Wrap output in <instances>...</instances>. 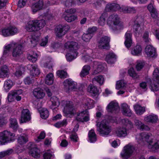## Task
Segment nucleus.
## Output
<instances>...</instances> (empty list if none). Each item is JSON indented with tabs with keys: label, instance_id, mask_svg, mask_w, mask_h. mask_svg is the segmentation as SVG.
<instances>
[{
	"label": "nucleus",
	"instance_id": "nucleus-18",
	"mask_svg": "<svg viewBox=\"0 0 159 159\" xmlns=\"http://www.w3.org/2000/svg\"><path fill=\"white\" fill-rule=\"evenodd\" d=\"M13 46H14V44L13 43H12L6 45L4 46L3 55L1 58L2 60V63L3 62V60L9 56L10 50L12 48Z\"/></svg>",
	"mask_w": 159,
	"mask_h": 159
},
{
	"label": "nucleus",
	"instance_id": "nucleus-32",
	"mask_svg": "<svg viewBox=\"0 0 159 159\" xmlns=\"http://www.w3.org/2000/svg\"><path fill=\"white\" fill-rule=\"evenodd\" d=\"M38 56L37 53L33 51H30L28 55L27 59L30 61L35 62L37 60Z\"/></svg>",
	"mask_w": 159,
	"mask_h": 159
},
{
	"label": "nucleus",
	"instance_id": "nucleus-24",
	"mask_svg": "<svg viewBox=\"0 0 159 159\" xmlns=\"http://www.w3.org/2000/svg\"><path fill=\"white\" fill-rule=\"evenodd\" d=\"M43 4V0H39L38 2L35 4L31 3L30 5L33 11L36 12L42 9Z\"/></svg>",
	"mask_w": 159,
	"mask_h": 159
},
{
	"label": "nucleus",
	"instance_id": "nucleus-34",
	"mask_svg": "<svg viewBox=\"0 0 159 159\" xmlns=\"http://www.w3.org/2000/svg\"><path fill=\"white\" fill-rule=\"evenodd\" d=\"M88 91L94 96L97 95L98 93V90L96 87L92 84H90L89 86Z\"/></svg>",
	"mask_w": 159,
	"mask_h": 159
},
{
	"label": "nucleus",
	"instance_id": "nucleus-10",
	"mask_svg": "<svg viewBox=\"0 0 159 159\" xmlns=\"http://www.w3.org/2000/svg\"><path fill=\"white\" fill-rule=\"evenodd\" d=\"M106 109L107 112L110 114H115L120 111V107L118 103L116 101H112L107 105Z\"/></svg>",
	"mask_w": 159,
	"mask_h": 159
},
{
	"label": "nucleus",
	"instance_id": "nucleus-4",
	"mask_svg": "<svg viewBox=\"0 0 159 159\" xmlns=\"http://www.w3.org/2000/svg\"><path fill=\"white\" fill-rule=\"evenodd\" d=\"M153 136L152 134L147 132H143L137 134L136 136V139L139 144L143 145L145 142L148 143V145L153 143Z\"/></svg>",
	"mask_w": 159,
	"mask_h": 159
},
{
	"label": "nucleus",
	"instance_id": "nucleus-41",
	"mask_svg": "<svg viewBox=\"0 0 159 159\" xmlns=\"http://www.w3.org/2000/svg\"><path fill=\"white\" fill-rule=\"evenodd\" d=\"M45 83L48 85L52 84L53 83V75L52 73L48 74L45 79Z\"/></svg>",
	"mask_w": 159,
	"mask_h": 159
},
{
	"label": "nucleus",
	"instance_id": "nucleus-22",
	"mask_svg": "<svg viewBox=\"0 0 159 159\" xmlns=\"http://www.w3.org/2000/svg\"><path fill=\"white\" fill-rule=\"evenodd\" d=\"M134 125L136 127L142 131H149L150 128L148 125H144L138 119H135L134 120Z\"/></svg>",
	"mask_w": 159,
	"mask_h": 159
},
{
	"label": "nucleus",
	"instance_id": "nucleus-38",
	"mask_svg": "<svg viewBox=\"0 0 159 159\" xmlns=\"http://www.w3.org/2000/svg\"><path fill=\"white\" fill-rule=\"evenodd\" d=\"M134 107L136 113L138 115H141L145 111V107L139 105H134Z\"/></svg>",
	"mask_w": 159,
	"mask_h": 159
},
{
	"label": "nucleus",
	"instance_id": "nucleus-15",
	"mask_svg": "<svg viewBox=\"0 0 159 159\" xmlns=\"http://www.w3.org/2000/svg\"><path fill=\"white\" fill-rule=\"evenodd\" d=\"M144 51L148 57H156L157 56L156 49L151 45H147L145 48Z\"/></svg>",
	"mask_w": 159,
	"mask_h": 159
},
{
	"label": "nucleus",
	"instance_id": "nucleus-62",
	"mask_svg": "<svg viewBox=\"0 0 159 159\" xmlns=\"http://www.w3.org/2000/svg\"><path fill=\"white\" fill-rule=\"evenodd\" d=\"M2 35L5 37H7L11 35L9 27L7 29H5L2 30Z\"/></svg>",
	"mask_w": 159,
	"mask_h": 159
},
{
	"label": "nucleus",
	"instance_id": "nucleus-17",
	"mask_svg": "<svg viewBox=\"0 0 159 159\" xmlns=\"http://www.w3.org/2000/svg\"><path fill=\"white\" fill-rule=\"evenodd\" d=\"M76 119L77 121L82 122L88 121L89 118L87 110L78 113Z\"/></svg>",
	"mask_w": 159,
	"mask_h": 159
},
{
	"label": "nucleus",
	"instance_id": "nucleus-1",
	"mask_svg": "<svg viewBox=\"0 0 159 159\" xmlns=\"http://www.w3.org/2000/svg\"><path fill=\"white\" fill-rule=\"evenodd\" d=\"M64 46L69 50L66 55L67 60L71 61L75 59L78 54L77 50L80 48V45L75 41H68L65 43Z\"/></svg>",
	"mask_w": 159,
	"mask_h": 159
},
{
	"label": "nucleus",
	"instance_id": "nucleus-20",
	"mask_svg": "<svg viewBox=\"0 0 159 159\" xmlns=\"http://www.w3.org/2000/svg\"><path fill=\"white\" fill-rule=\"evenodd\" d=\"M30 119L31 116L29 110L24 109L21 112V122L23 123L26 122L30 120Z\"/></svg>",
	"mask_w": 159,
	"mask_h": 159
},
{
	"label": "nucleus",
	"instance_id": "nucleus-29",
	"mask_svg": "<svg viewBox=\"0 0 159 159\" xmlns=\"http://www.w3.org/2000/svg\"><path fill=\"white\" fill-rule=\"evenodd\" d=\"M9 75V69L6 65L2 66L0 68V77L6 78Z\"/></svg>",
	"mask_w": 159,
	"mask_h": 159
},
{
	"label": "nucleus",
	"instance_id": "nucleus-44",
	"mask_svg": "<svg viewBox=\"0 0 159 159\" xmlns=\"http://www.w3.org/2000/svg\"><path fill=\"white\" fill-rule=\"evenodd\" d=\"M64 18L65 20L68 22H71L76 20L77 16L75 15L67 14L64 16Z\"/></svg>",
	"mask_w": 159,
	"mask_h": 159
},
{
	"label": "nucleus",
	"instance_id": "nucleus-25",
	"mask_svg": "<svg viewBox=\"0 0 159 159\" xmlns=\"http://www.w3.org/2000/svg\"><path fill=\"white\" fill-rule=\"evenodd\" d=\"M121 111L122 114L126 116H130L132 115V112L129 107L126 103H123L121 106Z\"/></svg>",
	"mask_w": 159,
	"mask_h": 159
},
{
	"label": "nucleus",
	"instance_id": "nucleus-61",
	"mask_svg": "<svg viewBox=\"0 0 159 159\" xmlns=\"http://www.w3.org/2000/svg\"><path fill=\"white\" fill-rule=\"evenodd\" d=\"M26 2H28L27 0H19L18 6L20 8L23 7L25 6Z\"/></svg>",
	"mask_w": 159,
	"mask_h": 159
},
{
	"label": "nucleus",
	"instance_id": "nucleus-33",
	"mask_svg": "<svg viewBox=\"0 0 159 159\" xmlns=\"http://www.w3.org/2000/svg\"><path fill=\"white\" fill-rule=\"evenodd\" d=\"M50 101L52 103L51 108L52 109L53 107H55L53 109V111H54L56 109L57 107L59 105V101L58 99L55 96L51 98H50Z\"/></svg>",
	"mask_w": 159,
	"mask_h": 159
},
{
	"label": "nucleus",
	"instance_id": "nucleus-54",
	"mask_svg": "<svg viewBox=\"0 0 159 159\" xmlns=\"http://www.w3.org/2000/svg\"><path fill=\"white\" fill-rule=\"evenodd\" d=\"M153 75L154 81H159V70L157 68H156L154 70Z\"/></svg>",
	"mask_w": 159,
	"mask_h": 159
},
{
	"label": "nucleus",
	"instance_id": "nucleus-58",
	"mask_svg": "<svg viewBox=\"0 0 159 159\" xmlns=\"http://www.w3.org/2000/svg\"><path fill=\"white\" fill-rule=\"evenodd\" d=\"M9 29L11 35H14L18 32L17 28L14 26H10Z\"/></svg>",
	"mask_w": 159,
	"mask_h": 159
},
{
	"label": "nucleus",
	"instance_id": "nucleus-50",
	"mask_svg": "<svg viewBox=\"0 0 159 159\" xmlns=\"http://www.w3.org/2000/svg\"><path fill=\"white\" fill-rule=\"evenodd\" d=\"M53 157V152L50 150H48L43 154V159H50Z\"/></svg>",
	"mask_w": 159,
	"mask_h": 159
},
{
	"label": "nucleus",
	"instance_id": "nucleus-47",
	"mask_svg": "<svg viewBox=\"0 0 159 159\" xmlns=\"http://www.w3.org/2000/svg\"><path fill=\"white\" fill-rule=\"evenodd\" d=\"M150 14L152 18L157 20V24L159 25V17H158V13L157 10L155 11H153V12L150 13Z\"/></svg>",
	"mask_w": 159,
	"mask_h": 159
},
{
	"label": "nucleus",
	"instance_id": "nucleus-43",
	"mask_svg": "<svg viewBox=\"0 0 159 159\" xmlns=\"http://www.w3.org/2000/svg\"><path fill=\"white\" fill-rule=\"evenodd\" d=\"M10 127L13 130H16L18 127L17 120L15 118H11L10 120Z\"/></svg>",
	"mask_w": 159,
	"mask_h": 159
},
{
	"label": "nucleus",
	"instance_id": "nucleus-48",
	"mask_svg": "<svg viewBox=\"0 0 159 159\" xmlns=\"http://www.w3.org/2000/svg\"><path fill=\"white\" fill-rule=\"evenodd\" d=\"M122 124L128 127L131 128L133 127V123L127 119H123L122 120Z\"/></svg>",
	"mask_w": 159,
	"mask_h": 159
},
{
	"label": "nucleus",
	"instance_id": "nucleus-55",
	"mask_svg": "<svg viewBox=\"0 0 159 159\" xmlns=\"http://www.w3.org/2000/svg\"><path fill=\"white\" fill-rule=\"evenodd\" d=\"M13 152L11 149L7 150L6 151H3L0 152V158L6 156L11 154Z\"/></svg>",
	"mask_w": 159,
	"mask_h": 159
},
{
	"label": "nucleus",
	"instance_id": "nucleus-19",
	"mask_svg": "<svg viewBox=\"0 0 159 159\" xmlns=\"http://www.w3.org/2000/svg\"><path fill=\"white\" fill-rule=\"evenodd\" d=\"M27 68L30 71V74L32 76H37L40 73V70L36 65H28Z\"/></svg>",
	"mask_w": 159,
	"mask_h": 159
},
{
	"label": "nucleus",
	"instance_id": "nucleus-23",
	"mask_svg": "<svg viewBox=\"0 0 159 159\" xmlns=\"http://www.w3.org/2000/svg\"><path fill=\"white\" fill-rule=\"evenodd\" d=\"M115 134L119 137H125L127 134L126 128L119 127L116 129L115 131Z\"/></svg>",
	"mask_w": 159,
	"mask_h": 159
},
{
	"label": "nucleus",
	"instance_id": "nucleus-8",
	"mask_svg": "<svg viewBox=\"0 0 159 159\" xmlns=\"http://www.w3.org/2000/svg\"><path fill=\"white\" fill-rule=\"evenodd\" d=\"M134 150V147L130 144L125 146L120 153L121 157L122 159H129L132 156Z\"/></svg>",
	"mask_w": 159,
	"mask_h": 159
},
{
	"label": "nucleus",
	"instance_id": "nucleus-5",
	"mask_svg": "<svg viewBox=\"0 0 159 159\" xmlns=\"http://www.w3.org/2000/svg\"><path fill=\"white\" fill-rule=\"evenodd\" d=\"M62 104L64 107L63 111L64 116L67 117H73L76 112L73 107L72 102L69 101H63Z\"/></svg>",
	"mask_w": 159,
	"mask_h": 159
},
{
	"label": "nucleus",
	"instance_id": "nucleus-37",
	"mask_svg": "<svg viewBox=\"0 0 159 159\" xmlns=\"http://www.w3.org/2000/svg\"><path fill=\"white\" fill-rule=\"evenodd\" d=\"M142 50L141 46L140 45L137 44L131 51V53L134 55H138L141 53Z\"/></svg>",
	"mask_w": 159,
	"mask_h": 159
},
{
	"label": "nucleus",
	"instance_id": "nucleus-59",
	"mask_svg": "<svg viewBox=\"0 0 159 159\" xmlns=\"http://www.w3.org/2000/svg\"><path fill=\"white\" fill-rule=\"evenodd\" d=\"M107 16L106 13L103 14L100 17V25L103 26L105 25V17Z\"/></svg>",
	"mask_w": 159,
	"mask_h": 159
},
{
	"label": "nucleus",
	"instance_id": "nucleus-21",
	"mask_svg": "<svg viewBox=\"0 0 159 159\" xmlns=\"http://www.w3.org/2000/svg\"><path fill=\"white\" fill-rule=\"evenodd\" d=\"M120 8V6L118 4L112 2L108 3L107 4L105 10L107 11H116Z\"/></svg>",
	"mask_w": 159,
	"mask_h": 159
},
{
	"label": "nucleus",
	"instance_id": "nucleus-46",
	"mask_svg": "<svg viewBox=\"0 0 159 159\" xmlns=\"http://www.w3.org/2000/svg\"><path fill=\"white\" fill-rule=\"evenodd\" d=\"M24 71V67L19 66V68L16 70L15 75L17 77H19L22 76Z\"/></svg>",
	"mask_w": 159,
	"mask_h": 159
},
{
	"label": "nucleus",
	"instance_id": "nucleus-9",
	"mask_svg": "<svg viewBox=\"0 0 159 159\" xmlns=\"http://www.w3.org/2000/svg\"><path fill=\"white\" fill-rule=\"evenodd\" d=\"M143 20L141 18H138L134 22L133 25L134 31L137 36H138L143 30L142 25Z\"/></svg>",
	"mask_w": 159,
	"mask_h": 159
},
{
	"label": "nucleus",
	"instance_id": "nucleus-31",
	"mask_svg": "<svg viewBox=\"0 0 159 159\" xmlns=\"http://www.w3.org/2000/svg\"><path fill=\"white\" fill-rule=\"evenodd\" d=\"M116 58V56L112 52L108 53L106 57V60L108 63H113L114 62Z\"/></svg>",
	"mask_w": 159,
	"mask_h": 159
},
{
	"label": "nucleus",
	"instance_id": "nucleus-63",
	"mask_svg": "<svg viewBox=\"0 0 159 159\" xmlns=\"http://www.w3.org/2000/svg\"><path fill=\"white\" fill-rule=\"evenodd\" d=\"M97 28L96 26H93L92 27L89 28L87 30V32L90 34H92L95 33L97 31Z\"/></svg>",
	"mask_w": 159,
	"mask_h": 159
},
{
	"label": "nucleus",
	"instance_id": "nucleus-28",
	"mask_svg": "<svg viewBox=\"0 0 159 159\" xmlns=\"http://www.w3.org/2000/svg\"><path fill=\"white\" fill-rule=\"evenodd\" d=\"M94 106L93 101L90 98H87L84 100L83 104L82 106L84 107L85 110L90 109L93 108Z\"/></svg>",
	"mask_w": 159,
	"mask_h": 159
},
{
	"label": "nucleus",
	"instance_id": "nucleus-53",
	"mask_svg": "<svg viewBox=\"0 0 159 159\" xmlns=\"http://www.w3.org/2000/svg\"><path fill=\"white\" fill-rule=\"evenodd\" d=\"M57 76L61 78H65L67 76L66 72L63 70H58L57 72Z\"/></svg>",
	"mask_w": 159,
	"mask_h": 159
},
{
	"label": "nucleus",
	"instance_id": "nucleus-30",
	"mask_svg": "<svg viewBox=\"0 0 159 159\" xmlns=\"http://www.w3.org/2000/svg\"><path fill=\"white\" fill-rule=\"evenodd\" d=\"M34 96L38 99H42L44 96L45 94L42 89L40 88L35 89L33 91Z\"/></svg>",
	"mask_w": 159,
	"mask_h": 159
},
{
	"label": "nucleus",
	"instance_id": "nucleus-51",
	"mask_svg": "<svg viewBox=\"0 0 159 159\" xmlns=\"http://www.w3.org/2000/svg\"><path fill=\"white\" fill-rule=\"evenodd\" d=\"M128 73L130 76L134 79L137 78L138 77V75L135 72L134 69L133 68H130L128 70Z\"/></svg>",
	"mask_w": 159,
	"mask_h": 159
},
{
	"label": "nucleus",
	"instance_id": "nucleus-60",
	"mask_svg": "<svg viewBox=\"0 0 159 159\" xmlns=\"http://www.w3.org/2000/svg\"><path fill=\"white\" fill-rule=\"evenodd\" d=\"M71 141L74 142H77L79 139L77 134L75 133L72 134L70 136Z\"/></svg>",
	"mask_w": 159,
	"mask_h": 159
},
{
	"label": "nucleus",
	"instance_id": "nucleus-52",
	"mask_svg": "<svg viewBox=\"0 0 159 159\" xmlns=\"http://www.w3.org/2000/svg\"><path fill=\"white\" fill-rule=\"evenodd\" d=\"M100 45L104 49L108 50L110 48V46L109 45L108 40H103V41L101 43V44H100Z\"/></svg>",
	"mask_w": 159,
	"mask_h": 159
},
{
	"label": "nucleus",
	"instance_id": "nucleus-16",
	"mask_svg": "<svg viewBox=\"0 0 159 159\" xmlns=\"http://www.w3.org/2000/svg\"><path fill=\"white\" fill-rule=\"evenodd\" d=\"M13 44L14 46L12 47V56L13 57H19L23 53L22 46L15 43Z\"/></svg>",
	"mask_w": 159,
	"mask_h": 159
},
{
	"label": "nucleus",
	"instance_id": "nucleus-42",
	"mask_svg": "<svg viewBox=\"0 0 159 159\" xmlns=\"http://www.w3.org/2000/svg\"><path fill=\"white\" fill-rule=\"evenodd\" d=\"M151 91H159V81H154L149 86Z\"/></svg>",
	"mask_w": 159,
	"mask_h": 159
},
{
	"label": "nucleus",
	"instance_id": "nucleus-3",
	"mask_svg": "<svg viewBox=\"0 0 159 159\" xmlns=\"http://www.w3.org/2000/svg\"><path fill=\"white\" fill-rule=\"evenodd\" d=\"M45 24V20L43 19L30 21L26 26L25 29L29 32L36 31L42 28Z\"/></svg>",
	"mask_w": 159,
	"mask_h": 159
},
{
	"label": "nucleus",
	"instance_id": "nucleus-12",
	"mask_svg": "<svg viewBox=\"0 0 159 159\" xmlns=\"http://www.w3.org/2000/svg\"><path fill=\"white\" fill-rule=\"evenodd\" d=\"M17 141L18 143L21 145V146L17 147L16 151L17 152L20 153L23 151V148L22 145L28 141V135L25 134H21L18 138Z\"/></svg>",
	"mask_w": 159,
	"mask_h": 159
},
{
	"label": "nucleus",
	"instance_id": "nucleus-56",
	"mask_svg": "<svg viewBox=\"0 0 159 159\" xmlns=\"http://www.w3.org/2000/svg\"><path fill=\"white\" fill-rule=\"evenodd\" d=\"M145 65V63L142 61H138L136 66V68L138 70H140L142 69Z\"/></svg>",
	"mask_w": 159,
	"mask_h": 159
},
{
	"label": "nucleus",
	"instance_id": "nucleus-27",
	"mask_svg": "<svg viewBox=\"0 0 159 159\" xmlns=\"http://www.w3.org/2000/svg\"><path fill=\"white\" fill-rule=\"evenodd\" d=\"M144 120L147 122L155 123L158 120V118L156 115L152 114L145 116Z\"/></svg>",
	"mask_w": 159,
	"mask_h": 159
},
{
	"label": "nucleus",
	"instance_id": "nucleus-13",
	"mask_svg": "<svg viewBox=\"0 0 159 159\" xmlns=\"http://www.w3.org/2000/svg\"><path fill=\"white\" fill-rule=\"evenodd\" d=\"M70 29V26L66 24L64 25H59L56 28L57 36L60 39L66 34V32L68 31Z\"/></svg>",
	"mask_w": 159,
	"mask_h": 159
},
{
	"label": "nucleus",
	"instance_id": "nucleus-14",
	"mask_svg": "<svg viewBox=\"0 0 159 159\" xmlns=\"http://www.w3.org/2000/svg\"><path fill=\"white\" fill-rule=\"evenodd\" d=\"M29 147V154L30 155L35 158H38L40 156V150L33 143H31Z\"/></svg>",
	"mask_w": 159,
	"mask_h": 159
},
{
	"label": "nucleus",
	"instance_id": "nucleus-2",
	"mask_svg": "<svg viewBox=\"0 0 159 159\" xmlns=\"http://www.w3.org/2000/svg\"><path fill=\"white\" fill-rule=\"evenodd\" d=\"M107 118L108 120L107 121L106 120H104L100 123V134L103 135L108 134L111 131V127L108 125V122H117V118L115 117L109 116Z\"/></svg>",
	"mask_w": 159,
	"mask_h": 159
},
{
	"label": "nucleus",
	"instance_id": "nucleus-64",
	"mask_svg": "<svg viewBox=\"0 0 159 159\" xmlns=\"http://www.w3.org/2000/svg\"><path fill=\"white\" fill-rule=\"evenodd\" d=\"M132 33L130 31H127L125 35V40H132Z\"/></svg>",
	"mask_w": 159,
	"mask_h": 159
},
{
	"label": "nucleus",
	"instance_id": "nucleus-11",
	"mask_svg": "<svg viewBox=\"0 0 159 159\" xmlns=\"http://www.w3.org/2000/svg\"><path fill=\"white\" fill-rule=\"evenodd\" d=\"M65 89L67 92L70 91H76L77 89V83L73 81L67 79L64 82Z\"/></svg>",
	"mask_w": 159,
	"mask_h": 159
},
{
	"label": "nucleus",
	"instance_id": "nucleus-40",
	"mask_svg": "<svg viewBox=\"0 0 159 159\" xmlns=\"http://www.w3.org/2000/svg\"><path fill=\"white\" fill-rule=\"evenodd\" d=\"M88 135L89 141L90 143H94L96 141V135L93 130L89 131Z\"/></svg>",
	"mask_w": 159,
	"mask_h": 159
},
{
	"label": "nucleus",
	"instance_id": "nucleus-36",
	"mask_svg": "<svg viewBox=\"0 0 159 159\" xmlns=\"http://www.w3.org/2000/svg\"><path fill=\"white\" fill-rule=\"evenodd\" d=\"M13 85V83L11 80H6L4 84V88L6 92H8Z\"/></svg>",
	"mask_w": 159,
	"mask_h": 159
},
{
	"label": "nucleus",
	"instance_id": "nucleus-45",
	"mask_svg": "<svg viewBox=\"0 0 159 159\" xmlns=\"http://www.w3.org/2000/svg\"><path fill=\"white\" fill-rule=\"evenodd\" d=\"M40 113L41 117L43 119H46L49 115L48 111L47 109L44 108H42L40 110Z\"/></svg>",
	"mask_w": 159,
	"mask_h": 159
},
{
	"label": "nucleus",
	"instance_id": "nucleus-57",
	"mask_svg": "<svg viewBox=\"0 0 159 159\" xmlns=\"http://www.w3.org/2000/svg\"><path fill=\"white\" fill-rule=\"evenodd\" d=\"M75 4V0H66L65 1V5L67 7H69Z\"/></svg>",
	"mask_w": 159,
	"mask_h": 159
},
{
	"label": "nucleus",
	"instance_id": "nucleus-26",
	"mask_svg": "<svg viewBox=\"0 0 159 159\" xmlns=\"http://www.w3.org/2000/svg\"><path fill=\"white\" fill-rule=\"evenodd\" d=\"M121 111L122 114L126 116H130L132 115V112L129 107L126 103H123L121 106Z\"/></svg>",
	"mask_w": 159,
	"mask_h": 159
},
{
	"label": "nucleus",
	"instance_id": "nucleus-7",
	"mask_svg": "<svg viewBox=\"0 0 159 159\" xmlns=\"http://www.w3.org/2000/svg\"><path fill=\"white\" fill-rule=\"evenodd\" d=\"M15 134L7 131L0 133V144L3 145L14 140Z\"/></svg>",
	"mask_w": 159,
	"mask_h": 159
},
{
	"label": "nucleus",
	"instance_id": "nucleus-35",
	"mask_svg": "<svg viewBox=\"0 0 159 159\" xmlns=\"http://www.w3.org/2000/svg\"><path fill=\"white\" fill-rule=\"evenodd\" d=\"M90 69V67L89 65L84 66L80 73L81 77H84L89 74V71Z\"/></svg>",
	"mask_w": 159,
	"mask_h": 159
},
{
	"label": "nucleus",
	"instance_id": "nucleus-6",
	"mask_svg": "<svg viewBox=\"0 0 159 159\" xmlns=\"http://www.w3.org/2000/svg\"><path fill=\"white\" fill-rule=\"evenodd\" d=\"M107 23L109 25L113 24L116 27V29H113L114 30H120L123 28L120 18L116 14L114 13L110 15L107 19Z\"/></svg>",
	"mask_w": 159,
	"mask_h": 159
},
{
	"label": "nucleus",
	"instance_id": "nucleus-49",
	"mask_svg": "<svg viewBox=\"0 0 159 159\" xmlns=\"http://www.w3.org/2000/svg\"><path fill=\"white\" fill-rule=\"evenodd\" d=\"M148 148L151 149L152 151H155L159 149V141H157L154 145L152 144L148 145Z\"/></svg>",
	"mask_w": 159,
	"mask_h": 159
},
{
	"label": "nucleus",
	"instance_id": "nucleus-39",
	"mask_svg": "<svg viewBox=\"0 0 159 159\" xmlns=\"http://www.w3.org/2000/svg\"><path fill=\"white\" fill-rule=\"evenodd\" d=\"M126 84V83L124 80H120L116 82V89L117 90L124 89Z\"/></svg>",
	"mask_w": 159,
	"mask_h": 159
}]
</instances>
